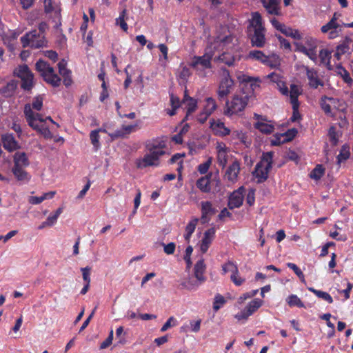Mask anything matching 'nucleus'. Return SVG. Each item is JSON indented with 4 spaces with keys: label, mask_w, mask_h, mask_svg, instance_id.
Segmentation results:
<instances>
[{
    "label": "nucleus",
    "mask_w": 353,
    "mask_h": 353,
    "mask_svg": "<svg viewBox=\"0 0 353 353\" xmlns=\"http://www.w3.org/2000/svg\"><path fill=\"white\" fill-rule=\"evenodd\" d=\"M43 98L42 96H37L33 99L32 104L28 103L24 106V114L28 125L34 130L37 131L45 139H50L53 135L50 130L48 123L57 124L50 117H43L41 114L35 112L33 109L39 111L43 107Z\"/></svg>",
    "instance_id": "obj_1"
},
{
    "label": "nucleus",
    "mask_w": 353,
    "mask_h": 353,
    "mask_svg": "<svg viewBox=\"0 0 353 353\" xmlns=\"http://www.w3.org/2000/svg\"><path fill=\"white\" fill-rule=\"evenodd\" d=\"M167 149L166 142L162 139L147 141L143 157L135 160L137 168L144 169L148 167H158L160 165V159L168 153Z\"/></svg>",
    "instance_id": "obj_2"
},
{
    "label": "nucleus",
    "mask_w": 353,
    "mask_h": 353,
    "mask_svg": "<svg viewBox=\"0 0 353 353\" xmlns=\"http://www.w3.org/2000/svg\"><path fill=\"white\" fill-rule=\"evenodd\" d=\"M230 37H224L223 38H216L213 43L208 46L205 50V53L202 56H194L192 61L190 63V66L192 67L196 72L198 75L205 76V70L210 69L212 67L211 61L214 59L215 50L219 52V48L221 46H225L229 41H231Z\"/></svg>",
    "instance_id": "obj_3"
},
{
    "label": "nucleus",
    "mask_w": 353,
    "mask_h": 353,
    "mask_svg": "<svg viewBox=\"0 0 353 353\" xmlns=\"http://www.w3.org/2000/svg\"><path fill=\"white\" fill-rule=\"evenodd\" d=\"M265 32L261 14L258 12H253L250 21V37L252 46L263 48L265 46Z\"/></svg>",
    "instance_id": "obj_4"
},
{
    "label": "nucleus",
    "mask_w": 353,
    "mask_h": 353,
    "mask_svg": "<svg viewBox=\"0 0 353 353\" xmlns=\"http://www.w3.org/2000/svg\"><path fill=\"white\" fill-rule=\"evenodd\" d=\"M250 95L243 90L236 92L230 101H228L224 110V114L232 116L244 110L248 105Z\"/></svg>",
    "instance_id": "obj_5"
},
{
    "label": "nucleus",
    "mask_w": 353,
    "mask_h": 353,
    "mask_svg": "<svg viewBox=\"0 0 353 353\" xmlns=\"http://www.w3.org/2000/svg\"><path fill=\"white\" fill-rule=\"evenodd\" d=\"M319 41L310 36L305 37L302 41L294 43L295 50L305 54L310 59L316 62L318 59L317 48Z\"/></svg>",
    "instance_id": "obj_6"
},
{
    "label": "nucleus",
    "mask_w": 353,
    "mask_h": 353,
    "mask_svg": "<svg viewBox=\"0 0 353 353\" xmlns=\"http://www.w3.org/2000/svg\"><path fill=\"white\" fill-rule=\"evenodd\" d=\"M273 154L272 152L263 153L261 161L256 165L253 175L257 179L258 183H262L268 179L272 168Z\"/></svg>",
    "instance_id": "obj_7"
},
{
    "label": "nucleus",
    "mask_w": 353,
    "mask_h": 353,
    "mask_svg": "<svg viewBox=\"0 0 353 353\" xmlns=\"http://www.w3.org/2000/svg\"><path fill=\"white\" fill-rule=\"evenodd\" d=\"M35 68L46 83L53 87H58L60 85L61 78L55 73L54 68L47 62L40 59L36 63Z\"/></svg>",
    "instance_id": "obj_8"
},
{
    "label": "nucleus",
    "mask_w": 353,
    "mask_h": 353,
    "mask_svg": "<svg viewBox=\"0 0 353 353\" xmlns=\"http://www.w3.org/2000/svg\"><path fill=\"white\" fill-rule=\"evenodd\" d=\"M20 41L23 48L30 46L35 49L45 47L47 43L44 35L37 30L27 32L21 37Z\"/></svg>",
    "instance_id": "obj_9"
},
{
    "label": "nucleus",
    "mask_w": 353,
    "mask_h": 353,
    "mask_svg": "<svg viewBox=\"0 0 353 353\" xmlns=\"http://www.w3.org/2000/svg\"><path fill=\"white\" fill-rule=\"evenodd\" d=\"M21 81V87L24 90H30L34 86V75L27 65H19L14 71Z\"/></svg>",
    "instance_id": "obj_10"
},
{
    "label": "nucleus",
    "mask_w": 353,
    "mask_h": 353,
    "mask_svg": "<svg viewBox=\"0 0 353 353\" xmlns=\"http://www.w3.org/2000/svg\"><path fill=\"white\" fill-rule=\"evenodd\" d=\"M226 37H230L232 38L231 41L228 42L225 46H221L219 48V52L215 50L214 61L223 63L228 66L233 64L234 61V56L232 55L228 51L232 49L234 46L233 39L234 38L231 35H227Z\"/></svg>",
    "instance_id": "obj_11"
},
{
    "label": "nucleus",
    "mask_w": 353,
    "mask_h": 353,
    "mask_svg": "<svg viewBox=\"0 0 353 353\" xmlns=\"http://www.w3.org/2000/svg\"><path fill=\"white\" fill-rule=\"evenodd\" d=\"M270 23L272 26L286 37H290L294 39L300 40L302 39L301 34L298 30H294L290 27L285 26L284 23H280L276 18H272Z\"/></svg>",
    "instance_id": "obj_12"
},
{
    "label": "nucleus",
    "mask_w": 353,
    "mask_h": 353,
    "mask_svg": "<svg viewBox=\"0 0 353 353\" xmlns=\"http://www.w3.org/2000/svg\"><path fill=\"white\" fill-rule=\"evenodd\" d=\"M263 300L260 299H253L248 304L244 310L235 315V318L239 321L247 319L263 305Z\"/></svg>",
    "instance_id": "obj_13"
},
{
    "label": "nucleus",
    "mask_w": 353,
    "mask_h": 353,
    "mask_svg": "<svg viewBox=\"0 0 353 353\" xmlns=\"http://www.w3.org/2000/svg\"><path fill=\"white\" fill-rule=\"evenodd\" d=\"M217 105L214 99L208 97L205 100V105L202 111L197 117V120L199 123H203L206 121L208 118L214 112L216 109Z\"/></svg>",
    "instance_id": "obj_14"
},
{
    "label": "nucleus",
    "mask_w": 353,
    "mask_h": 353,
    "mask_svg": "<svg viewBox=\"0 0 353 353\" xmlns=\"http://www.w3.org/2000/svg\"><path fill=\"white\" fill-rule=\"evenodd\" d=\"M245 191V188L241 186L230 195L228 205L230 209L238 208L242 205Z\"/></svg>",
    "instance_id": "obj_15"
},
{
    "label": "nucleus",
    "mask_w": 353,
    "mask_h": 353,
    "mask_svg": "<svg viewBox=\"0 0 353 353\" xmlns=\"http://www.w3.org/2000/svg\"><path fill=\"white\" fill-rule=\"evenodd\" d=\"M321 30L323 34H327L329 39H335L339 36L341 32V24L339 22L329 21L327 23L321 28Z\"/></svg>",
    "instance_id": "obj_16"
},
{
    "label": "nucleus",
    "mask_w": 353,
    "mask_h": 353,
    "mask_svg": "<svg viewBox=\"0 0 353 353\" xmlns=\"http://www.w3.org/2000/svg\"><path fill=\"white\" fill-rule=\"evenodd\" d=\"M240 169V163L236 160L234 161L226 169L224 179L232 184L235 183L238 181Z\"/></svg>",
    "instance_id": "obj_17"
},
{
    "label": "nucleus",
    "mask_w": 353,
    "mask_h": 353,
    "mask_svg": "<svg viewBox=\"0 0 353 353\" xmlns=\"http://www.w3.org/2000/svg\"><path fill=\"white\" fill-rule=\"evenodd\" d=\"M216 149L217 162L219 166L224 168L228 161V153L230 152V149L222 142H218L216 143Z\"/></svg>",
    "instance_id": "obj_18"
},
{
    "label": "nucleus",
    "mask_w": 353,
    "mask_h": 353,
    "mask_svg": "<svg viewBox=\"0 0 353 353\" xmlns=\"http://www.w3.org/2000/svg\"><path fill=\"white\" fill-rule=\"evenodd\" d=\"M233 85V80L229 76H225L221 80L217 91L219 99H223L228 96L231 92Z\"/></svg>",
    "instance_id": "obj_19"
},
{
    "label": "nucleus",
    "mask_w": 353,
    "mask_h": 353,
    "mask_svg": "<svg viewBox=\"0 0 353 353\" xmlns=\"http://www.w3.org/2000/svg\"><path fill=\"white\" fill-rule=\"evenodd\" d=\"M215 236V229L211 228L204 232L203 237L200 245V250L202 254L205 253Z\"/></svg>",
    "instance_id": "obj_20"
},
{
    "label": "nucleus",
    "mask_w": 353,
    "mask_h": 353,
    "mask_svg": "<svg viewBox=\"0 0 353 353\" xmlns=\"http://www.w3.org/2000/svg\"><path fill=\"white\" fill-rule=\"evenodd\" d=\"M267 77L276 84L277 88L282 94L288 96V88L283 80V77L279 74L272 72Z\"/></svg>",
    "instance_id": "obj_21"
},
{
    "label": "nucleus",
    "mask_w": 353,
    "mask_h": 353,
    "mask_svg": "<svg viewBox=\"0 0 353 353\" xmlns=\"http://www.w3.org/2000/svg\"><path fill=\"white\" fill-rule=\"evenodd\" d=\"M1 140L3 148L9 152H12L19 148L18 142L15 140L12 134H3L1 137Z\"/></svg>",
    "instance_id": "obj_22"
},
{
    "label": "nucleus",
    "mask_w": 353,
    "mask_h": 353,
    "mask_svg": "<svg viewBox=\"0 0 353 353\" xmlns=\"http://www.w3.org/2000/svg\"><path fill=\"white\" fill-rule=\"evenodd\" d=\"M305 70L310 87L317 88L319 85H323V82L319 78L317 72L314 69L305 67Z\"/></svg>",
    "instance_id": "obj_23"
},
{
    "label": "nucleus",
    "mask_w": 353,
    "mask_h": 353,
    "mask_svg": "<svg viewBox=\"0 0 353 353\" xmlns=\"http://www.w3.org/2000/svg\"><path fill=\"white\" fill-rule=\"evenodd\" d=\"M137 127L138 125L137 123L133 125H123L120 129H118L113 133L110 134V136L113 139L123 137L125 135L136 131Z\"/></svg>",
    "instance_id": "obj_24"
},
{
    "label": "nucleus",
    "mask_w": 353,
    "mask_h": 353,
    "mask_svg": "<svg viewBox=\"0 0 353 353\" xmlns=\"http://www.w3.org/2000/svg\"><path fill=\"white\" fill-rule=\"evenodd\" d=\"M183 104L185 105V108L187 110L185 119H188L192 114L196 110L197 101L185 94L184 98L183 99Z\"/></svg>",
    "instance_id": "obj_25"
},
{
    "label": "nucleus",
    "mask_w": 353,
    "mask_h": 353,
    "mask_svg": "<svg viewBox=\"0 0 353 353\" xmlns=\"http://www.w3.org/2000/svg\"><path fill=\"white\" fill-rule=\"evenodd\" d=\"M210 128L216 134L219 136H226L230 132V129L225 127L224 123L220 120H212L210 122Z\"/></svg>",
    "instance_id": "obj_26"
},
{
    "label": "nucleus",
    "mask_w": 353,
    "mask_h": 353,
    "mask_svg": "<svg viewBox=\"0 0 353 353\" xmlns=\"http://www.w3.org/2000/svg\"><path fill=\"white\" fill-rule=\"evenodd\" d=\"M264 8L269 14L274 15L280 14L279 7V0H261Z\"/></svg>",
    "instance_id": "obj_27"
},
{
    "label": "nucleus",
    "mask_w": 353,
    "mask_h": 353,
    "mask_svg": "<svg viewBox=\"0 0 353 353\" xmlns=\"http://www.w3.org/2000/svg\"><path fill=\"white\" fill-rule=\"evenodd\" d=\"M29 165V160L26 154L23 152H17L14 155V166L17 168H26Z\"/></svg>",
    "instance_id": "obj_28"
},
{
    "label": "nucleus",
    "mask_w": 353,
    "mask_h": 353,
    "mask_svg": "<svg viewBox=\"0 0 353 353\" xmlns=\"http://www.w3.org/2000/svg\"><path fill=\"white\" fill-rule=\"evenodd\" d=\"M205 269L206 266L203 259L199 260L194 265V276L200 282H204L205 281V277L203 276Z\"/></svg>",
    "instance_id": "obj_29"
},
{
    "label": "nucleus",
    "mask_w": 353,
    "mask_h": 353,
    "mask_svg": "<svg viewBox=\"0 0 353 353\" xmlns=\"http://www.w3.org/2000/svg\"><path fill=\"white\" fill-rule=\"evenodd\" d=\"M212 174L210 173L205 176L199 179L196 181L197 188L203 192H210L211 190L210 188V178Z\"/></svg>",
    "instance_id": "obj_30"
},
{
    "label": "nucleus",
    "mask_w": 353,
    "mask_h": 353,
    "mask_svg": "<svg viewBox=\"0 0 353 353\" xmlns=\"http://www.w3.org/2000/svg\"><path fill=\"white\" fill-rule=\"evenodd\" d=\"M302 93V89L300 86L296 84L290 85V90H288V95L290 98V103L292 105H297L299 104L298 101L299 96Z\"/></svg>",
    "instance_id": "obj_31"
},
{
    "label": "nucleus",
    "mask_w": 353,
    "mask_h": 353,
    "mask_svg": "<svg viewBox=\"0 0 353 353\" xmlns=\"http://www.w3.org/2000/svg\"><path fill=\"white\" fill-rule=\"evenodd\" d=\"M201 220L203 223L207 221L206 217L209 215L214 214L215 213L214 208H212V205L210 201H203L201 203Z\"/></svg>",
    "instance_id": "obj_32"
},
{
    "label": "nucleus",
    "mask_w": 353,
    "mask_h": 353,
    "mask_svg": "<svg viewBox=\"0 0 353 353\" xmlns=\"http://www.w3.org/2000/svg\"><path fill=\"white\" fill-rule=\"evenodd\" d=\"M12 171L18 181L28 182L30 179V176L23 168L13 167Z\"/></svg>",
    "instance_id": "obj_33"
},
{
    "label": "nucleus",
    "mask_w": 353,
    "mask_h": 353,
    "mask_svg": "<svg viewBox=\"0 0 353 353\" xmlns=\"http://www.w3.org/2000/svg\"><path fill=\"white\" fill-rule=\"evenodd\" d=\"M44 11L46 14L54 12L56 14H60V8L59 5L54 3L52 0H44Z\"/></svg>",
    "instance_id": "obj_34"
},
{
    "label": "nucleus",
    "mask_w": 353,
    "mask_h": 353,
    "mask_svg": "<svg viewBox=\"0 0 353 353\" xmlns=\"http://www.w3.org/2000/svg\"><path fill=\"white\" fill-rule=\"evenodd\" d=\"M16 88V83L14 81H10L0 88V93L6 97H11Z\"/></svg>",
    "instance_id": "obj_35"
},
{
    "label": "nucleus",
    "mask_w": 353,
    "mask_h": 353,
    "mask_svg": "<svg viewBox=\"0 0 353 353\" xmlns=\"http://www.w3.org/2000/svg\"><path fill=\"white\" fill-rule=\"evenodd\" d=\"M199 222L198 218H193L192 220L188 223L187 226L185 227V233L184 234V238L186 241H189L190 239L192 234V233L194 232L196 226Z\"/></svg>",
    "instance_id": "obj_36"
},
{
    "label": "nucleus",
    "mask_w": 353,
    "mask_h": 353,
    "mask_svg": "<svg viewBox=\"0 0 353 353\" xmlns=\"http://www.w3.org/2000/svg\"><path fill=\"white\" fill-rule=\"evenodd\" d=\"M319 57L321 64L328 68L330 66L331 52L328 49L321 50Z\"/></svg>",
    "instance_id": "obj_37"
},
{
    "label": "nucleus",
    "mask_w": 353,
    "mask_h": 353,
    "mask_svg": "<svg viewBox=\"0 0 353 353\" xmlns=\"http://www.w3.org/2000/svg\"><path fill=\"white\" fill-rule=\"evenodd\" d=\"M255 128L262 133L269 134L274 131V125L270 123H267L261 121H258L254 125Z\"/></svg>",
    "instance_id": "obj_38"
},
{
    "label": "nucleus",
    "mask_w": 353,
    "mask_h": 353,
    "mask_svg": "<svg viewBox=\"0 0 353 353\" xmlns=\"http://www.w3.org/2000/svg\"><path fill=\"white\" fill-rule=\"evenodd\" d=\"M350 156V148L347 145H343L340 150V152L338 154L336 159L337 163L340 165L341 163L349 159Z\"/></svg>",
    "instance_id": "obj_39"
},
{
    "label": "nucleus",
    "mask_w": 353,
    "mask_h": 353,
    "mask_svg": "<svg viewBox=\"0 0 353 353\" xmlns=\"http://www.w3.org/2000/svg\"><path fill=\"white\" fill-rule=\"evenodd\" d=\"M327 97H323L320 100V105L321 109L323 110L325 114L328 116H334V112H333L330 103H328Z\"/></svg>",
    "instance_id": "obj_40"
},
{
    "label": "nucleus",
    "mask_w": 353,
    "mask_h": 353,
    "mask_svg": "<svg viewBox=\"0 0 353 353\" xmlns=\"http://www.w3.org/2000/svg\"><path fill=\"white\" fill-rule=\"evenodd\" d=\"M308 290L310 291L311 292L314 293L319 298H321V299L326 301L329 303H333L332 297L327 292L321 291V290H317L314 289V288H308Z\"/></svg>",
    "instance_id": "obj_41"
},
{
    "label": "nucleus",
    "mask_w": 353,
    "mask_h": 353,
    "mask_svg": "<svg viewBox=\"0 0 353 353\" xmlns=\"http://www.w3.org/2000/svg\"><path fill=\"white\" fill-rule=\"evenodd\" d=\"M263 64L270 68H276L280 65V60L277 55L272 54L270 56H266Z\"/></svg>",
    "instance_id": "obj_42"
},
{
    "label": "nucleus",
    "mask_w": 353,
    "mask_h": 353,
    "mask_svg": "<svg viewBox=\"0 0 353 353\" xmlns=\"http://www.w3.org/2000/svg\"><path fill=\"white\" fill-rule=\"evenodd\" d=\"M286 301L290 307L296 306L298 307H304L305 305L301 300L295 294L289 296Z\"/></svg>",
    "instance_id": "obj_43"
},
{
    "label": "nucleus",
    "mask_w": 353,
    "mask_h": 353,
    "mask_svg": "<svg viewBox=\"0 0 353 353\" xmlns=\"http://www.w3.org/2000/svg\"><path fill=\"white\" fill-rule=\"evenodd\" d=\"M90 139L93 145V148H94L95 150H97L101 146L99 143V130H94L91 131L90 134Z\"/></svg>",
    "instance_id": "obj_44"
},
{
    "label": "nucleus",
    "mask_w": 353,
    "mask_h": 353,
    "mask_svg": "<svg viewBox=\"0 0 353 353\" xmlns=\"http://www.w3.org/2000/svg\"><path fill=\"white\" fill-rule=\"evenodd\" d=\"M325 169L321 165H317L310 172V176L314 180H319L324 174Z\"/></svg>",
    "instance_id": "obj_45"
},
{
    "label": "nucleus",
    "mask_w": 353,
    "mask_h": 353,
    "mask_svg": "<svg viewBox=\"0 0 353 353\" xmlns=\"http://www.w3.org/2000/svg\"><path fill=\"white\" fill-rule=\"evenodd\" d=\"M222 271L223 274L231 272L232 274L239 273V269L236 264L232 261H228L222 265Z\"/></svg>",
    "instance_id": "obj_46"
},
{
    "label": "nucleus",
    "mask_w": 353,
    "mask_h": 353,
    "mask_svg": "<svg viewBox=\"0 0 353 353\" xmlns=\"http://www.w3.org/2000/svg\"><path fill=\"white\" fill-rule=\"evenodd\" d=\"M248 57L249 59L259 61L262 63H263L265 59H266V55H265L263 52L256 50L250 51Z\"/></svg>",
    "instance_id": "obj_47"
},
{
    "label": "nucleus",
    "mask_w": 353,
    "mask_h": 353,
    "mask_svg": "<svg viewBox=\"0 0 353 353\" xmlns=\"http://www.w3.org/2000/svg\"><path fill=\"white\" fill-rule=\"evenodd\" d=\"M203 282H200L197 279L196 281L192 279H188V281L183 282L182 285L188 290H196L199 286L203 283Z\"/></svg>",
    "instance_id": "obj_48"
},
{
    "label": "nucleus",
    "mask_w": 353,
    "mask_h": 353,
    "mask_svg": "<svg viewBox=\"0 0 353 353\" xmlns=\"http://www.w3.org/2000/svg\"><path fill=\"white\" fill-rule=\"evenodd\" d=\"M125 15H126V10L124 9L120 13L119 17L116 19V24L117 26H119L123 30L126 32L128 30V25H127V23H126L125 21Z\"/></svg>",
    "instance_id": "obj_49"
},
{
    "label": "nucleus",
    "mask_w": 353,
    "mask_h": 353,
    "mask_svg": "<svg viewBox=\"0 0 353 353\" xmlns=\"http://www.w3.org/2000/svg\"><path fill=\"white\" fill-rule=\"evenodd\" d=\"M328 137L332 145H336L338 143L339 134L334 126H331L328 131Z\"/></svg>",
    "instance_id": "obj_50"
},
{
    "label": "nucleus",
    "mask_w": 353,
    "mask_h": 353,
    "mask_svg": "<svg viewBox=\"0 0 353 353\" xmlns=\"http://www.w3.org/2000/svg\"><path fill=\"white\" fill-rule=\"evenodd\" d=\"M190 70L185 65H181L178 71V77L183 81H187L191 75Z\"/></svg>",
    "instance_id": "obj_51"
},
{
    "label": "nucleus",
    "mask_w": 353,
    "mask_h": 353,
    "mask_svg": "<svg viewBox=\"0 0 353 353\" xmlns=\"http://www.w3.org/2000/svg\"><path fill=\"white\" fill-rule=\"evenodd\" d=\"M338 73L341 75L343 81L347 84L351 85L353 80L350 77V73L341 66L338 68Z\"/></svg>",
    "instance_id": "obj_52"
},
{
    "label": "nucleus",
    "mask_w": 353,
    "mask_h": 353,
    "mask_svg": "<svg viewBox=\"0 0 353 353\" xmlns=\"http://www.w3.org/2000/svg\"><path fill=\"white\" fill-rule=\"evenodd\" d=\"M225 303V298L219 294H216L214 297V301L213 303V310L215 312L218 311Z\"/></svg>",
    "instance_id": "obj_53"
},
{
    "label": "nucleus",
    "mask_w": 353,
    "mask_h": 353,
    "mask_svg": "<svg viewBox=\"0 0 353 353\" xmlns=\"http://www.w3.org/2000/svg\"><path fill=\"white\" fill-rule=\"evenodd\" d=\"M287 266L294 272L302 283H305L303 273L296 264L293 263H288Z\"/></svg>",
    "instance_id": "obj_54"
},
{
    "label": "nucleus",
    "mask_w": 353,
    "mask_h": 353,
    "mask_svg": "<svg viewBox=\"0 0 353 353\" xmlns=\"http://www.w3.org/2000/svg\"><path fill=\"white\" fill-rule=\"evenodd\" d=\"M212 157H209L205 162L199 165L198 171L202 174L207 173L212 164Z\"/></svg>",
    "instance_id": "obj_55"
},
{
    "label": "nucleus",
    "mask_w": 353,
    "mask_h": 353,
    "mask_svg": "<svg viewBox=\"0 0 353 353\" xmlns=\"http://www.w3.org/2000/svg\"><path fill=\"white\" fill-rule=\"evenodd\" d=\"M66 65L67 62L64 59H62L58 63L59 72L60 75H61L62 77H65L71 74L70 70L67 69Z\"/></svg>",
    "instance_id": "obj_56"
},
{
    "label": "nucleus",
    "mask_w": 353,
    "mask_h": 353,
    "mask_svg": "<svg viewBox=\"0 0 353 353\" xmlns=\"http://www.w3.org/2000/svg\"><path fill=\"white\" fill-rule=\"evenodd\" d=\"M176 325H177L176 319L174 317L171 316L168 319V321L162 326V327L161 328V331L165 332L169 328L176 326Z\"/></svg>",
    "instance_id": "obj_57"
},
{
    "label": "nucleus",
    "mask_w": 353,
    "mask_h": 353,
    "mask_svg": "<svg viewBox=\"0 0 353 353\" xmlns=\"http://www.w3.org/2000/svg\"><path fill=\"white\" fill-rule=\"evenodd\" d=\"M184 156H185L184 154L176 153L171 157V159L169 161V163L170 164L178 163L180 165V166L177 168V170H180V169L182 168V166H181V163L183 161L182 159L184 157Z\"/></svg>",
    "instance_id": "obj_58"
},
{
    "label": "nucleus",
    "mask_w": 353,
    "mask_h": 353,
    "mask_svg": "<svg viewBox=\"0 0 353 353\" xmlns=\"http://www.w3.org/2000/svg\"><path fill=\"white\" fill-rule=\"evenodd\" d=\"M81 271L82 272V276L84 282L85 283H90V272H91V268L90 267H85L81 268Z\"/></svg>",
    "instance_id": "obj_59"
},
{
    "label": "nucleus",
    "mask_w": 353,
    "mask_h": 353,
    "mask_svg": "<svg viewBox=\"0 0 353 353\" xmlns=\"http://www.w3.org/2000/svg\"><path fill=\"white\" fill-rule=\"evenodd\" d=\"M233 135L235 136L237 139L240 140V141L244 143L246 147H249L250 145V142L247 141V137L245 133L242 131H235L233 133Z\"/></svg>",
    "instance_id": "obj_60"
},
{
    "label": "nucleus",
    "mask_w": 353,
    "mask_h": 353,
    "mask_svg": "<svg viewBox=\"0 0 353 353\" xmlns=\"http://www.w3.org/2000/svg\"><path fill=\"white\" fill-rule=\"evenodd\" d=\"M113 336H114L113 330H111L110 331L108 338L103 343H101L100 349H105L108 347H109L112 343Z\"/></svg>",
    "instance_id": "obj_61"
},
{
    "label": "nucleus",
    "mask_w": 353,
    "mask_h": 353,
    "mask_svg": "<svg viewBox=\"0 0 353 353\" xmlns=\"http://www.w3.org/2000/svg\"><path fill=\"white\" fill-rule=\"evenodd\" d=\"M230 279L236 286H240L245 282V279L241 277L239 275V273L232 274L230 276Z\"/></svg>",
    "instance_id": "obj_62"
},
{
    "label": "nucleus",
    "mask_w": 353,
    "mask_h": 353,
    "mask_svg": "<svg viewBox=\"0 0 353 353\" xmlns=\"http://www.w3.org/2000/svg\"><path fill=\"white\" fill-rule=\"evenodd\" d=\"M163 246V251L167 254H172L175 250V244L174 243H170L168 244H165L163 243H161Z\"/></svg>",
    "instance_id": "obj_63"
},
{
    "label": "nucleus",
    "mask_w": 353,
    "mask_h": 353,
    "mask_svg": "<svg viewBox=\"0 0 353 353\" xmlns=\"http://www.w3.org/2000/svg\"><path fill=\"white\" fill-rule=\"evenodd\" d=\"M255 201V190H249L246 196V202L249 205H252Z\"/></svg>",
    "instance_id": "obj_64"
}]
</instances>
